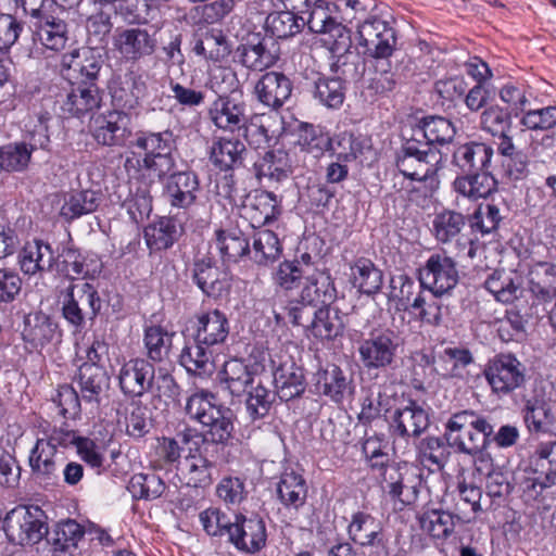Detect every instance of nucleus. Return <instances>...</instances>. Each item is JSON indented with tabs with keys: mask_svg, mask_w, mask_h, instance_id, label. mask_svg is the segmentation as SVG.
<instances>
[{
	"mask_svg": "<svg viewBox=\"0 0 556 556\" xmlns=\"http://www.w3.org/2000/svg\"><path fill=\"white\" fill-rule=\"evenodd\" d=\"M102 301L96 287L87 281L71 283L62 300V316L74 329L79 332L87 320H93L100 313Z\"/></svg>",
	"mask_w": 556,
	"mask_h": 556,
	"instance_id": "39448f33",
	"label": "nucleus"
},
{
	"mask_svg": "<svg viewBox=\"0 0 556 556\" xmlns=\"http://www.w3.org/2000/svg\"><path fill=\"white\" fill-rule=\"evenodd\" d=\"M59 451L40 438L30 450L28 465L35 480L49 483L58 478L60 471Z\"/></svg>",
	"mask_w": 556,
	"mask_h": 556,
	"instance_id": "473e14b6",
	"label": "nucleus"
},
{
	"mask_svg": "<svg viewBox=\"0 0 556 556\" xmlns=\"http://www.w3.org/2000/svg\"><path fill=\"white\" fill-rule=\"evenodd\" d=\"M304 279L305 283L300 292L302 303L325 306L334 302L337 289L328 269L315 271Z\"/></svg>",
	"mask_w": 556,
	"mask_h": 556,
	"instance_id": "ea45409f",
	"label": "nucleus"
},
{
	"mask_svg": "<svg viewBox=\"0 0 556 556\" xmlns=\"http://www.w3.org/2000/svg\"><path fill=\"white\" fill-rule=\"evenodd\" d=\"M96 261L89 258L79 249L74 245L63 247L62 251L55 256L56 270L70 280L87 278L96 273L92 267Z\"/></svg>",
	"mask_w": 556,
	"mask_h": 556,
	"instance_id": "a19ab883",
	"label": "nucleus"
},
{
	"mask_svg": "<svg viewBox=\"0 0 556 556\" xmlns=\"http://www.w3.org/2000/svg\"><path fill=\"white\" fill-rule=\"evenodd\" d=\"M207 115L217 129L231 134L241 132L250 121L242 94H218L210 104Z\"/></svg>",
	"mask_w": 556,
	"mask_h": 556,
	"instance_id": "ddd939ff",
	"label": "nucleus"
},
{
	"mask_svg": "<svg viewBox=\"0 0 556 556\" xmlns=\"http://www.w3.org/2000/svg\"><path fill=\"white\" fill-rule=\"evenodd\" d=\"M442 295L443 294H433L431 292L425 294L422 291H419L415 295L410 303V307L418 311V318L420 321L434 327H438L443 323V316L447 311V307L443 305V302L440 299Z\"/></svg>",
	"mask_w": 556,
	"mask_h": 556,
	"instance_id": "e2e57ef3",
	"label": "nucleus"
},
{
	"mask_svg": "<svg viewBox=\"0 0 556 556\" xmlns=\"http://www.w3.org/2000/svg\"><path fill=\"white\" fill-rule=\"evenodd\" d=\"M293 89L292 81L280 72H266L256 81L254 93L256 99L271 110L280 109L291 97Z\"/></svg>",
	"mask_w": 556,
	"mask_h": 556,
	"instance_id": "393cba45",
	"label": "nucleus"
},
{
	"mask_svg": "<svg viewBox=\"0 0 556 556\" xmlns=\"http://www.w3.org/2000/svg\"><path fill=\"white\" fill-rule=\"evenodd\" d=\"M419 288L433 294H446L459 280L456 261L445 251L432 253L418 269Z\"/></svg>",
	"mask_w": 556,
	"mask_h": 556,
	"instance_id": "6e6552de",
	"label": "nucleus"
},
{
	"mask_svg": "<svg viewBox=\"0 0 556 556\" xmlns=\"http://www.w3.org/2000/svg\"><path fill=\"white\" fill-rule=\"evenodd\" d=\"M244 143L237 138H216L211 147L210 160L215 167L228 172L243 164Z\"/></svg>",
	"mask_w": 556,
	"mask_h": 556,
	"instance_id": "49530a36",
	"label": "nucleus"
},
{
	"mask_svg": "<svg viewBox=\"0 0 556 556\" xmlns=\"http://www.w3.org/2000/svg\"><path fill=\"white\" fill-rule=\"evenodd\" d=\"M529 289L538 300L551 302L556 294V263L535 262L529 270Z\"/></svg>",
	"mask_w": 556,
	"mask_h": 556,
	"instance_id": "8fccbe9b",
	"label": "nucleus"
},
{
	"mask_svg": "<svg viewBox=\"0 0 556 556\" xmlns=\"http://www.w3.org/2000/svg\"><path fill=\"white\" fill-rule=\"evenodd\" d=\"M77 384L81 400L99 408L109 400L111 378L103 366L83 364L78 369Z\"/></svg>",
	"mask_w": 556,
	"mask_h": 556,
	"instance_id": "412c9836",
	"label": "nucleus"
},
{
	"mask_svg": "<svg viewBox=\"0 0 556 556\" xmlns=\"http://www.w3.org/2000/svg\"><path fill=\"white\" fill-rule=\"evenodd\" d=\"M442 155L437 148L428 147L410 136L405 139L395 156L399 172L407 179L417 182H438L437 174L440 169Z\"/></svg>",
	"mask_w": 556,
	"mask_h": 556,
	"instance_id": "7ed1b4c3",
	"label": "nucleus"
},
{
	"mask_svg": "<svg viewBox=\"0 0 556 556\" xmlns=\"http://www.w3.org/2000/svg\"><path fill=\"white\" fill-rule=\"evenodd\" d=\"M304 27V16H299L293 11L285 10L267 15L265 20V31L267 37L288 39L299 34Z\"/></svg>",
	"mask_w": 556,
	"mask_h": 556,
	"instance_id": "4d7b16f0",
	"label": "nucleus"
},
{
	"mask_svg": "<svg viewBox=\"0 0 556 556\" xmlns=\"http://www.w3.org/2000/svg\"><path fill=\"white\" fill-rule=\"evenodd\" d=\"M163 199L170 213H188L198 202L201 192L199 176L192 170L170 172L164 177Z\"/></svg>",
	"mask_w": 556,
	"mask_h": 556,
	"instance_id": "1a4fd4ad",
	"label": "nucleus"
},
{
	"mask_svg": "<svg viewBox=\"0 0 556 556\" xmlns=\"http://www.w3.org/2000/svg\"><path fill=\"white\" fill-rule=\"evenodd\" d=\"M212 346L199 343L194 339V342L190 345H186L179 356V362L188 372L194 375H206L210 374L214 368Z\"/></svg>",
	"mask_w": 556,
	"mask_h": 556,
	"instance_id": "bf43d9fd",
	"label": "nucleus"
},
{
	"mask_svg": "<svg viewBox=\"0 0 556 556\" xmlns=\"http://www.w3.org/2000/svg\"><path fill=\"white\" fill-rule=\"evenodd\" d=\"M42 510L17 506L10 510L3 522L8 540L21 546L34 545L48 534V527L42 520Z\"/></svg>",
	"mask_w": 556,
	"mask_h": 556,
	"instance_id": "0eeeda50",
	"label": "nucleus"
},
{
	"mask_svg": "<svg viewBox=\"0 0 556 556\" xmlns=\"http://www.w3.org/2000/svg\"><path fill=\"white\" fill-rule=\"evenodd\" d=\"M130 114L121 110H110L98 116L92 137L96 142L109 148H123L131 138Z\"/></svg>",
	"mask_w": 556,
	"mask_h": 556,
	"instance_id": "2eb2a0df",
	"label": "nucleus"
},
{
	"mask_svg": "<svg viewBox=\"0 0 556 556\" xmlns=\"http://www.w3.org/2000/svg\"><path fill=\"white\" fill-rule=\"evenodd\" d=\"M450 447L446 441L438 437H427L418 445V459L424 466H435L442 469L448 460Z\"/></svg>",
	"mask_w": 556,
	"mask_h": 556,
	"instance_id": "774afa93",
	"label": "nucleus"
},
{
	"mask_svg": "<svg viewBox=\"0 0 556 556\" xmlns=\"http://www.w3.org/2000/svg\"><path fill=\"white\" fill-rule=\"evenodd\" d=\"M165 482L156 473H136L131 477L128 491L134 498L152 501L165 491Z\"/></svg>",
	"mask_w": 556,
	"mask_h": 556,
	"instance_id": "338daca9",
	"label": "nucleus"
},
{
	"mask_svg": "<svg viewBox=\"0 0 556 556\" xmlns=\"http://www.w3.org/2000/svg\"><path fill=\"white\" fill-rule=\"evenodd\" d=\"M463 523L472 521L460 505L455 506V513L451 514L442 509H428L419 517L420 528L433 539H446L455 528V521Z\"/></svg>",
	"mask_w": 556,
	"mask_h": 556,
	"instance_id": "2f4dec72",
	"label": "nucleus"
},
{
	"mask_svg": "<svg viewBox=\"0 0 556 556\" xmlns=\"http://www.w3.org/2000/svg\"><path fill=\"white\" fill-rule=\"evenodd\" d=\"M349 538L362 547H376L387 555V539L383 534L382 523L368 513L357 511L352 515L348 527Z\"/></svg>",
	"mask_w": 556,
	"mask_h": 556,
	"instance_id": "bb28decb",
	"label": "nucleus"
},
{
	"mask_svg": "<svg viewBox=\"0 0 556 556\" xmlns=\"http://www.w3.org/2000/svg\"><path fill=\"white\" fill-rule=\"evenodd\" d=\"M282 252V245L278 236L268 229L254 232L249 258L257 265L267 266L277 261Z\"/></svg>",
	"mask_w": 556,
	"mask_h": 556,
	"instance_id": "6e6d98bb",
	"label": "nucleus"
},
{
	"mask_svg": "<svg viewBox=\"0 0 556 556\" xmlns=\"http://www.w3.org/2000/svg\"><path fill=\"white\" fill-rule=\"evenodd\" d=\"M113 46L124 61L137 63L155 52L157 40L147 29L126 28L115 31Z\"/></svg>",
	"mask_w": 556,
	"mask_h": 556,
	"instance_id": "aec40b11",
	"label": "nucleus"
},
{
	"mask_svg": "<svg viewBox=\"0 0 556 556\" xmlns=\"http://www.w3.org/2000/svg\"><path fill=\"white\" fill-rule=\"evenodd\" d=\"M382 489L402 506L413 505L419 496L420 476L407 466H391L382 473Z\"/></svg>",
	"mask_w": 556,
	"mask_h": 556,
	"instance_id": "f3484780",
	"label": "nucleus"
},
{
	"mask_svg": "<svg viewBox=\"0 0 556 556\" xmlns=\"http://www.w3.org/2000/svg\"><path fill=\"white\" fill-rule=\"evenodd\" d=\"M219 376L225 388L235 396L242 395L254 382L252 371L241 358H230L225 362Z\"/></svg>",
	"mask_w": 556,
	"mask_h": 556,
	"instance_id": "13d9d810",
	"label": "nucleus"
},
{
	"mask_svg": "<svg viewBox=\"0 0 556 556\" xmlns=\"http://www.w3.org/2000/svg\"><path fill=\"white\" fill-rule=\"evenodd\" d=\"M456 134L453 123L442 116L429 115L422 117L412 128V136L428 147L434 148L435 144L443 146L450 143Z\"/></svg>",
	"mask_w": 556,
	"mask_h": 556,
	"instance_id": "e433bc0d",
	"label": "nucleus"
},
{
	"mask_svg": "<svg viewBox=\"0 0 556 556\" xmlns=\"http://www.w3.org/2000/svg\"><path fill=\"white\" fill-rule=\"evenodd\" d=\"M496 185L490 168L464 174L456 177L453 182L457 193L472 200L488 197L496 189Z\"/></svg>",
	"mask_w": 556,
	"mask_h": 556,
	"instance_id": "603ef678",
	"label": "nucleus"
},
{
	"mask_svg": "<svg viewBox=\"0 0 556 556\" xmlns=\"http://www.w3.org/2000/svg\"><path fill=\"white\" fill-rule=\"evenodd\" d=\"M350 269L351 282L361 293L374 295L381 290L383 274L371 260L358 257L351 265Z\"/></svg>",
	"mask_w": 556,
	"mask_h": 556,
	"instance_id": "3c124183",
	"label": "nucleus"
},
{
	"mask_svg": "<svg viewBox=\"0 0 556 556\" xmlns=\"http://www.w3.org/2000/svg\"><path fill=\"white\" fill-rule=\"evenodd\" d=\"M266 525L263 518L257 515H235L228 542L239 552L255 554L266 545Z\"/></svg>",
	"mask_w": 556,
	"mask_h": 556,
	"instance_id": "a211bd4d",
	"label": "nucleus"
},
{
	"mask_svg": "<svg viewBox=\"0 0 556 556\" xmlns=\"http://www.w3.org/2000/svg\"><path fill=\"white\" fill-rule=\"evenodd\" d=\"M104 64V59L97 48H76L61 58V71L70 76V72L78 73L83 84H94Z\"/></svg>",
	"mask_w": 556,
	"mask_h": 556,
	"instance_id": "5701e85b",
	"label": "nucleus"
},
{
	"mask_svg": "<svg viewBox=\"0 0 556 556\" xmlns=\"http://www.w3.org/2000/svg\"><path fill=\"white\" fill-rule=\"evenodd\" d=\"M466 226V217L456 211L444 210L435 214L432 220V235L441 244L455 242L458 253L467 250V256L473 258L476 255L475 242L462 235Z\"/></svg>",
	"mask_w": 556,
	"mask_h": 556,
	"instance_id": "dca6fc26",
	"label": "nucleus"
},
{
	"mask_svg": "<svg viewBox=\"0 0 556 556\" xmlns=\"http://www.w3.org/2000/svg\"><path fill=\"white\" fill-rule=\"evenodd\" d=\"M192 281L206 296L215 300L226 295L230 289L227 273L217 267L208 257L197 260L193 263Z\"/></svg>",
	"mask_w": 556,
	"mask_h": 556,
	"instance_id": "b1692460",
	"label": "nucleus"
},
{
	"mask_svg": "<svg viewBox=\"0 0 556 556\" xmlns=\"http://www.w3.org/2000/svg\"><path fill=\"white\" fill-rule=\"evenodd\" d=\"M494 151L491 146L470 141L455 148L452 155V164L460 173L467 174L477 170L489 169Z\"/></svg>",
	"mask_w": 556,
	"mask_h": 556,
	"instance_id": "7c9ffc66",
	"label": "nucleus"
},
{
	"mask_svg": "<svg viewBox=\"0 0 556 556\" xmlns=\"http://www.w3.org/2000/svg\"><path fill=\"white\" fill-rule=\"evenodd\" d=\"M345 92V84L337 76H320L314 81V99L328 109H339L344 102Z\"/></svg>",
	"mask_w": 556,
	"mask_h": 556,
	"instance_id": "680f3d73",
	"label": "nucleus"
},
{
	"mask_svg": "<svg viewBox=\"0 0 556 556\" xmlns=\"http://www.w3.org/2000/svg\"><path fill=\"white\" fill-rule=\"evenodd\" d=\"M100 89L96 84H79L71 89L62 103V111L68 116L79 117L101 105Z\"/></svg>",
	"mask_w": 556,
	"mask_h": 556,
	"instance_id": "37998d69",
	"label": "nucleus"
},
{
	"mask_svg": "<svg viewBox=\"0 0 556 556\" xmlns=\"http://www.w3.org/2000/svg\"><path fill=\"white\" fill-rule=\"evenodd\" d=\"M314 387L317 393L328 396L336 403H341L354 391L352 378L334 364H329L315 374Z\"/></svg>",
	"mask_w": 556,
	"mask_h": 556,
	"instance_id": "a878e982",
	"label": "nucleus"
},
{
	"mask_svg": "<svg viewBox=\"0 0 556 556\" xmlns=\"http://www.w3.org/2000/svg\"><path fill=\"white\" fill-rule=\"evenodd\" d=\"M101 200V193L92 189L72 190L64 194L59 216L64 222L72 223L81 216L96 212Z\"/></svg>",
	"mask_w": 556,
	"mask_h": 556,
	"instance_id": "58836bf2",
	"label": "nucleus"
},
{
	"mask_svg": "<svg viewBox=\"0 0 556 556\" xmlns=\"http://www.w3.org/2000/svg\"><path fill=\"white\" fill-rule=\"evenodd\" d=\"M280 58L279 43L261 33L248 34L235 50V60L251 71L271 67Z\"/></svg>",
	"mask_w": 556,
	"mask_h": 556,
	"instance_id": "9d476101",
	"label": "nucleus"
},
{
	"mask_svg": "<svg viewBox=\"0 0 556 556\" xmlns=\"http://www.w3.org/2000/svg\"><path fill=\"white\" fill-rule=\"evenodd\" d=\"M393 424L401 437H418L428 428L429 416L416 401L408 400L394 412Z\"/></svg>",
	"mask_w": 556,
	"mask_h": 556,
	"instance_id": "a18cd8bd",
	"label": "nucleus"
},
{
	"mask_svg": "<svg viewBox=\"0 0 556 556\" xmlns=\"http://www.w3.org/2000/svg\"><path fill=\"white\" fill-rule=\"evenodd\" d=\"M182 226L175 217L163 216L144 229L147 245L154 251H163L172 248L179 239Z\"/></svg>",
	"mask_w": 556,
	"mask_h": 556,
	"instance_id": "09e8293b",
	"label": "nucleus"
},
{
	"mask_svg": "<svg viewBox=\"0 0 556 556\" xmlns=\"http://www.w3.org/2000/svg\"><path fill=\"white\" fill-rule=\"evenodd\" d=\"M241 212L251 227L256 229L276 220L281 215V205L273 192L255 190L247 195Z\"/></svg>",
	"mask_w": 556,
	"mask_h": 556,
	"instance_id": "4be33fe9",
	"label": "nucleus"
},
{
	"mask_svg": "<svg viewBox=\"0 0 556 556\" xmlns=\"http://www.w3.org/2000/svg\"><path fill=\"white\" fill-rule=\"evenodd\" d=\"M258 178H267L271 182H282L293 174L291 154L283 149H274L265 152L255 163Z\"/></svg>",
	"mask_w": 556,
	"mask_h": 556,
	"instance_id": "c03bdc74",
	"label": "nucleus"
},
{
	"mask_svg": "<svg viewBox=\"0 0 556 556\" xmlns=\"http://www.w3.org/2000/svg\"><path fill=\"white\" fill-rule=\"evenodd\" d=\"M402 348L400 332L389 327H376L358 343L357 351L364 368L372 371L394 368Z\"/></svg>",
	"mask_w": 556,
	"mask_h": 556,
	"instance_id": "20e7f679",
	"label": "nucleus"
},
{
	"mask_svg": "<svg viewBox=\"0 0 556 556\" xmlns=\"http://www.w3.org/2000/svg\"><path fill=\"white\" fill-rule=\"evenodd\" d=\"M527 368L513 353H498L488 361L483 376L497 399L511 395L527 382Z\"/></svg>",
	"mask_w": 556,
	"mask_h": 556,
	"instance_id": "423d86ee",
	"label": "nucleus"
},
{
	"mask_svg": "<svg viewBox=\"0 0 556 556\" xmlns=\"http://www.w3.org/2000/svg\"><path fill=\"white\" fill-rule=\"evenodd\" d=\"M311 328L316 338L333 340L343 333L344 323L338 308L325 305L315 312Z\"/></svg>",
	"mask_w": 556,
	"mask_h": 556,
	"instance_id": "052dcab7",
	"label": "nucleus"
},
{
	"mask_svg": "<svg viewBox=\"0 0 556 556\" xmlns=\"http://www.w3.org/2000/svg\"><path fill=\"white\" fill-rule=\"evenodd\" d=\"M109 91L112 110H121L129 114L137 110L147 97L148 85L141 73L128 70L111 79Z\"/></svg>",
	"mask_w": 556,
	"mask_h": 556,
	"instance_id": "4468645a",
	"label": "nucleus"
},
{
	"mask_svg": "<svg viewBox=\"0 0 556 556\" xmlns=\"http://www.w3.org/2000/svg\"><path fill=\"white\" fill-rule=\"evenodd\" d=\"M84 535L85 529L77 521L68 519L59 522L48 538L51 556H83L79 544Z\"/></svg>",
	"mask_w": 556,
	"mask_h": 556,
	"instance_id": "c85d7f7f",
	"label": "nucleus"
},
{
	"mask_svg": "<svg viewBox=\"0 0 556 556\" xmlns=\"http://www.w3.org/2000/svg\"><path fill=\"white\" fill-rule=\"evenodd\" d=\"M277 396L288 402L301 396L305 391V377L301 367L293 362L280 364L274 371Z\"/></svg>",
	"mask_w": 556,
	"mask_h": 556,
	"instance_id": "79ce46f5",
	"label": "nucleus"
},
{
	"mask_svg": "<svg viewBox=\"0 0 556 556\" xmlns=\"http://www.w3.org/2000/svg\"><path fill=\"white\" fill-rule=\"evenodd\" d=\"M523 413L525 422L531 433L556 435V417L546 402L538 399L528 400Z\"/></svg>",
	"mask_w": 556,
	"mask_h": 556,
	"instance_id": "5fc2aeb1",
	"label": "nucleus"
},
{
	"mask_svg": "<svg viewBox=\"0 0 556 556\" xmlns=\"http://www.w3.org/2000/svg\"><path fill=\"white\" fill-rule=\"evenodd\" d=\"M213 463L189 446V453L178 467L179 478L182 483L190 488H205L213 482Z\"/></svg>",
	"mask_w": 556,
	"mask_h": 556,
	"instance_id": "4c0bfd02",
	"label": "nucleus"
},
{
	"mask_svg": "<svg viewBox=\"0 0 556 556\" xmlns=\"http://www.w3.org/2000/svg\"><path fill=\"white\" fill-rule=\"evenodd\" d=\"M215 401V395L208 391L197 392L187 400L186 414L206 428L200 433L202 443L224 444L233 430L230 410L217 405Z\"/></svg>",
	"mask_w": 556,
	"mask_h": 556,
	"instance_id": "f03ea898",
	"label": "nucleus"
},
{
	"mask_svg": "<svg viewBox=\"0 0 556 556\" xmlns=\"http://www.w3.org/2000/svg\"><path fill=\"white\" fill-rule=\"evenodd\" d=\"M23 338L36 349L45 348L48 344L60 343L62 331L51 317L37 313L26 318Z\"/></svg>",
	"mask_w": 556,
	"mask_h": 556,
	"instance_id": "c9c22d12",
	"label": "nucleus"
},
{
	"mask_svg": "<svg viewBox=\"0 0 556 556\" xmlns=\"http://www.w3.org/2000/svg\"><path fill=\"white\" fill-rule=\"evenodd\" d=\"M136 148L142 150L144 156L154 160V175L163 180L176 166L175 157L172 154L175 148L174 134L170 130L148 131L141 130L136 134L134 141Z\"/></svg>",
	"mask_w": 556,
	"mask_h": 556,
	"instance_id": "f8f14e48",
	"label": "nucleus"
},
{
	"mask_svg": "<svg viewBox=\"0 0 556 556\" xmlns=\"http://www.w3.org/2000/svg\"><path fill=\"white\" fill-rule=\"evenodd\" d=\"M494 428L488 417L472 409L454 413L444 426L443 438L457 454L475 455L486 450Z\"/></svg>",
	"mask_w": 556,
	"mask_h": 556,
	"instance_id": "f257e3e1",
	"label": "nucleus"
},
{
	"mask_svg": "<svg viewBox=\"0 0 556 556\" xmlns=\"http://www.w3.org/2000/svg\"><path fill=\"white\" fill-rule=\"evenodd\" d=\"M34 39L48 50L60 52L70 40L68 23L50 13L34 22Z\"/></svg>",
	"mask_w": 556,
	"mask_h": 556,
	"instance_id": "cd10ccee",
	"label": "nucleus"
},
{
	"mask_svg": "<svg viewBox=\"0 0 556 556\" xmlns=\"http://www.w3.org/2000/svg\"><path fill=\"white\" fill-rule=\"evenodd\" d=\"M216 245L224 263H237L249 256L250 242L245 233L238 228L218 229Z\"/></svg>",
	"mask_w": 556,
	"mask_h": 556,
	"instance_id": "864d4df0",
	"label": "nucleus"
},
{
	"mask_svg": "<svg viewBox=\"0 0 556 556\" xmlns=\"http://www.w3.org/2000/svg\"><path fill=\"white\" fill-rule=\"evenodd\" d=\"M54 263L52 247L40 239L26 242L18 253L21 270L28 276L51 271Z\"/></svg>",
	"mask_w": 556,
	"mask_h": 556,
	"instance_id": "c756f323",
	"label": "nucleus"
},
{
	"mask_svg": "<svg viewBox=\"0 0 556 556\" xmlns=\"http://www.w3.org/2000/svg\"><path fill=\"white\" fill-rule=\"evenodd\" d=\"M201 443V434L195 429L185 427L174 438H159L156 453L165 464H174L181 457L182 445L192 446L198 452Z\"/></svg>",
	"mask_w": 556,
	"mask_h": 556,
	"instance_id": "de8ad7c7",
	"label": "nucleus"
},
{
	"mask_svg": "<svg viewBox=\"0 0 556 556\" xmlns=\"http://www.w3.org/2000/svg\"><path fill=\"white\" fill-rule=\"evenodd\" d=\"M358 45L363 54L376 60L388 59L396 46L395 30L387 21L370 16L357 26Z\"/></svg>",
	"mask_w": 556,
	"mask_h": 556,
	"instance_id": "9b49d317",
	"label": "nucleus"
},
{
	"mask_svg": "<svg viewBox=\"0 0 556 556\" xmlns=\"http://www.w3.org/2000/svg\"><path fill=\"white\" fill-rule=\"evenodd\" d=\"M155 378V368L144 358H131L119 369L118 384L126 397L139 399L150 392Z\"/></svg>",
	"mask_w": 556,
	"mask_h": 556,
	"instance_id": "6ab92c4d",
	"label": "nucleus"
},
{
	"mask_svg": "<svg viewBox=\"0 0 556 556\" xmlns=\"http://www.w3.org/2000/svg\"><path fill=\"white\" fill-rule=\"evenodd\" d=\"M473 362L471 352L465 348L441 346L438 350V366L434 371L442 377L453 376L460 368Z\"/></svg>",
	"mask_w": 556,
	"mask_h": 556,
	"instance_id": "69168bd1",
	"label": "nucleus"
},
{
	"mask_svg": "<svg viewBox=\"0 0 556 556\" xmlns=\"http://www.w3.org/2000/svg\"><path fill=\"white\" fill-rule=\"evenodd\" d=\"M276 494L281 505L289 511H299L307 498V484L304 477L293 469H286L279 478Z\"/></svg>",
	"mask_w": 556,
	"mask_h": 556,
	"instance_id": "f704fd0d",
	"label": "nucleus"
},
{
	"mask_svg": "<svg viewBox=\"0 0 556 556\" xmlns=\"http://www.w3.org/2000/svg\"><path fill=\"white\" fill-rule=\"evenodd\" d=\"M230 330L229 320L225 313L215 308L197 316L195 340L205 345L223 344Z\"/></svg>",
	"mask_w": 556,
	"mask_h": 556,
	"instance_id": "72a5a7b5",
	"label": "nucleus"
},
{
	"mask_svg": "<svg viewBox=\"0 0 556 556\" xmlns=\"http://www.w3.org/2000/svg\"><path fill=\"white\" fill-rule=\"evenodd\" d=\"M298 144L301 150L312 153L315 157L323 155L331 148V138L320 126L301 124L298 132Z\"/></svg>",
	"mask_w": 556,
	"mask_h": 556,
	"instance_id": "0e129e2a",
	"label": "nucleus"
}]
</instances>
